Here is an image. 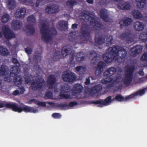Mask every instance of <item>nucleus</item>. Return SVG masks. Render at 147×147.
Returning <instances> with one entry per match:
<instances>
[{"label":"nucleus","mask_w":147,"mask_h":147,"mask_svg":"<svg viewBox=\"0 0 147 147\" xmlns=\"http://www.w3.org/2000/svg\"><path fill=\"white\" fill-rule=\"evenodd\" d=\"M20 93L19 91L18 90H16L13 92V94L14 95H17Z\"/></svg>","instance_id":"62"},{"label":"nucleus","mask_w":147,"mask_h":147,"mask_svg":"<svg viewBox=\"0 0 147 147\" xmlns=\"http://www.w3.org/2000/svg\"><path fill=\"white\" fill-rule=\"evenodd\" d=\"M53 56V59L54 61H57L59 60L61 58V55L57 54V53H54Z\"/></svg>","instance_id":"46"},{"label":"nucleus","mask_w":147,"mask_h":147,"mask_svg":"<svg viewBox=\"0 0 147 147\" xmlns=\"http://www.w3.org/2000/svg\"><path fill=\"white\" fill-rule=\"evenodd\" d=\"M109 53H106L103 55V58L107 63H111L113 61H124L126 57L127 52L121 46L116 45L110 47L108 49Z\"/></svg>","instance_id":"1"},{"label":"nucleus","mask_w":147,"mask_h":147,"mask_svg":"<svg viewBox=\"0 0 147 147\" xmlns=\"http://www.w3.org/2000/svg\"><path fill=\"white\" fill-rule=\"evenodd\" d=\"M63 47L61 50V54L63 57H65L67 55H70L69 58L68 60V62L69 64L74 65L75 63L74 58L75 56V53L71 51V49L69 48L65 49Z\"/></svg>","instance_id":"8"},{"label":"nucleus","mask_w":147,"mask_h":147,"mask_svg":"<svg viewBox=\"0 0 147 147\" xmlns=\"http://www.w3.org/2000/svg\"><path fill=\"white\" fill-rule=\"evenodd\" d=\"M128 96H126L125 98L122 96V95L121 94H118L115 97V99L117 100L119 102H122L124 101H127L129 100L130 99H128L126 100V98Z\"/></svg>","instance_id":"39"},{"label":"nucleus","mask_w":147,"mask_h":147,"mask_svg":"<svg viewBox=\"0 0 147 147\" xmlns=\"http://www.w3.org/2000/svg\"><path fill=\"white\" fill-rule=\"evenodd\" d=\"M59 7L56 5H47L45 9V12L49 14H52L57 12Z\"/></svg>","instance_id":"14"},{"label":"nucleus","mask_w":147,"mask_h":147,"mask_svg":"<svg viewBox=\"0 0 147 147\" xmlns=\"http://www.w3.org/2000/svg\"><path fill=\"white\" fill-rule=\"evenodd\" d=\"M14 77L13 82L16 85H20L22 82V77L20 76L17 75L12 76Z\"/></svg>","instance_id":"32"},{"label":"nucleus","mask_w":147,"mask_h":147,"mask_svg":"<svg viewBox=\"0 0 147 147\" xmlns=\"http://www.w3.org/2000/svg\"><path fill=\"white\" fill-rule=\"evenodd\" d=\"M78 35L75 32H72L69 34V41L73 42L76 39L78 38Z\"/></svg>","instance_id":"34"},{"label":"nucleus","mask_w":147,"mask_h":147,"mask_svg":"<svg viewBox=\"0 0 147 147\" xmlns=\"http://www.w3.org/2000/svg\"><path fill=\"white\" fill-rule=\"evenodd\" d=\"M140 60L141 61H147V53L145 52L141 57Z\"/></svg>","instance_id":"50"},{"label":"nucleus","mask_w":147,"mask_h":147,"mask_svg":"<svg viewBox=\"0 0 147 147\" xmlns=\"http://www.w3.org/2000/svg\"><path fill=\"white\" fill-rule=\"evenodd\" d=\"M131 34L128 32L122 33L119 35L120 38L122 39H126V40L131 41L133 40L131 38Z\"/></svg>","instance_id":"27"},{"label":"nucleus","mask_w":147,"mask_h":147,"mask_svg":"<svg viewBox=\"0 0 147 147\" xmlns=\"http://www.w3.org/2000/svg\"><path fill=\"white\" fill-rule=\"evenodd\" d=\"M45 82L43 79L40 78L32 80L30 83V88L34 91L42 90L43 88Z\"/></svg>","instance_id":"4"},{"label":"nucleus","mask_w":147,"mask_h":147,"mask_svg":"<svg viewBox=\"0 0 147 147\" xmlns=\"http://www.w3.org/2000/svg\"><path fill=\"white\" fill-rule=\"evenodd\" d=\"M24 111L25 112L35 113L38 112V111L36 109H35L34 108L28 106L24 107L21 108L18 107L17 112L21 113Z\"/></svg>","instance_id":"20"},{"label":"nucleus","mask_w":147,"mask_h":147,"mask_svg":"<svg viewBox=\"0 0 147 147\" xmlns=\"http://www.w3.org/2000/svg\"><path fill=\"white\" fill-rule=\"evenodd\" d=\"M136 0L138 2L137 6L140 8H142L145 6L147 0Z\"/></svg>","instance_id":"40"},{"label":"nucleus","mask_w":147,"mask_h":147,"mask_svg":"<svg viewBox=\"0 0 147 147\" xmlns=\"http://www.w3.org/2000/svg\"><path fill=\"white\" fill-rule=\"evenodd\" d=\"M121 78V76H117L116 77L115 79L113 80V82L114 84H118L120 82Z\"/></svg>","instance_id":"49"},{"label":"nucleus","mask_w":147,"mask_h":147,"mask_svg":"<svg viewBox=\"0 0 147 147\" xmlns=\"http://www.w3.org/2000/svg\"><path fill=\"white\" fill-rule=\"evenodd\" d=\"M139 38L143 42H146L147 40V34L145 32H143L140 34Z\"/></svg>","instance_id":"43"},{"label":"nucleus","mask_w":147,"mask_h":147,"mask_svg":"<svg viewBox=\"0 0 147 147\" xmlns=\"http://www.w3.org/2000/svg\"><path fill=\"white\" fill-rule=\"evenodd\" d=\"M105 66V63L104 62L102 61L99 62L97 65V69L96 70V72L98 70V74H100Z\"/></svg>","instance_id":"37"},{"label":"nucleus","mask_w":147,"mask_h":147,"mask_svg":"<svg viewBox=\"0 0 147 147\" xmlns=\"http://www.w3.org/2000/svg\"><path fill=\"white\" fill-rule=\"evenodd\" d=\"M134 28L135 30L138 31H142L144 28L143 23L139 21H137L134 24Z\"/></svg>","instance_id":"29"},{"label":"nucleus","mask_w":147,"mask_h":147,"mask_svg":"<svg viewBox=\"0 0 147 147\" xmlns=\"http://www.w3.org/2000/svg\"><path fill=\"white\" fill-rule=\"evenodd\" d=\"M130 55L132 57H134L142 51V48L140 45H138L131 48Z\"/></svg>","instance_id":"18"},{"label":"nucleus","mask_w":147,"mask_h":147,"mask_svg":"<svg viewBox=\"0 0 147 147\" xmlns=\"http://www.w3.org/2000/svg\"><path fill=\"white\" fill-rule=\"evenodd\" d=\"M102 89V86L100 84L97 85L92 88L93 92L94 94H96L99 92Z\"/></svg>","instance_id":"36"},{"label":"nucleus","mask_w":147,"mask_h":147,"mask_svg":"<svg viewBox=\"0 0 147 147\" xmlns=\"http://www.w3.org/2000/svg\"><path fill=\"white\" fill-rule=\"evenodd\" d=\"M26 9L22 8L18 9L14 14L15 16L18 18H23L25 17L26 13Z\"/></svg>","instance_id":"21"},{"label":"nucleus","mask_w":147,"mask_h":147,"mask_svg":"<svg viewBox=\"0 0 147 147\" xmlns=\"http://www.w3.org/2000/svg\"><path fill=\"white\" fill-rule=\"evenodd\" d=\"M0 54L2 55L7 56L9 55L8 49L4 46H0Z\"/></svg>","instance_id":"33"},{"label":"nucleus","mask_w":147,"mask_h":147,"mask_svg":"<svg viewBox=\"0 0 147 147\" xmlns=\"http://www.w3.org/2000/svg\"><path fill=\"white\" fill-rule=\"evenodd\" d=\"M35 58L36 59L37 63L40 62L41 60V57L40 55H34Z\"/></svg>","instance_id":"55"},{"label":"nucleus","mask_w":147,"mask_h":147,"mask_svg":"<svg viewBox=\"0 0 147 147\" xmlns=\"http://www.w3.org/2000/svg\"><path fill=\"white\" fill-rule=\"evenodd\" d=\"M85 60V57L84 56H82L81 57H78L76 58V61L78 62H81Z\"/></svg>","instance_id":"54"},{"label":"nucleus","mask_w":147,"mask_h":147,"mask_svg":"<svg viewBox=\"0 0 147 147\" xmlns=\"http://www.w3.org/2000/svg\"><path fill=\"white\" fill-rule=\"evenodd\" d=\"M27 22L31 24L35 23L36 22V18L33 15H31L27 18Z\"/></svg>","instance_id":"41"},{"label":"nucleus","mask_w":147,"mask_h":147,"mask_svg":"<svg viewBox=\"0 0 147 147\" xmlns=\"http://www.w3.org/2000/svg\"><path fill=\"white\" fill-rule=\"evenodd\" d=\"M78 105V103L76 101H72L69 102V106L71 107H73L75 105Z\"/></svg>","instance_id":"58"},{"label":"nucleus","mask_w":147,"mask_h":147,"mask_svg":"<svg viewBox=\"0 0 147 147\" xmlns=\"http://www.w3.org/2000/svg\"><path fill=\"white\" fill-rule=\"evenodd\" d=\"M52 116L55 119H59L61 117V115L59 113H54L52 114Z\"/></svg>","instance_id":"52"},{"label":"nucleus","mask_w":147,"mask_h":147,"mask_svg":"<svg viewBox=\"0 0 147 147\" xmlns=\"http://www.w3.org/2000/svg\"><path fill=\"white\" fill-rule=\"evenodd\" d=\"M9 19V16L7 13L4 14L2 16L1 19V21L3 23H7Z\"/></svg>","instance_id":"38"},{"label":"nucleus","mask_w":147,"mask_h":147,"mask_svg":"<svg viewBox=\"0 0 147 147\" xmlns=\"http://www.w3.org/2000/svg\"><path fill=\"white\" fill-rule=\"evenodd\" d=\"M112 97L109 96L104 100H98L94 101H92L91 103L95 105H98L97 107H102L104 106L109 105L112 102Z\"/></svg>","instance_id":"9"},{"label":"nucleus","mask_w":147,"mask_h":147,"mask_svg":"<svg viewBox=\"0 0 147 147\" xmlns=\"http://www.w3.org/2000/svg\"><path fill=\"white\" fill-rule=\"evenodd\" d=\"M20 66L16 65L12 67L10 74V77L13 76H15V75H17L19 73L20 71Z\"/></svg>","instance_id":"25"},{"label":"nucleus","mask_w":147,"mask_h":147,"mask_svg":"<svg viewBox=\"0 0 147 147\" xmlns=\"http://www.w3.org/2000/svg\"><path fill=\"white\" fill-rule=\"evenodd\" d=\"M48 23L42 24L40 29L41 35V38L42 41L48 42L52 37L56 35L57 32L54 27L49 28Z\"/></svg>","instance_id":"2"},{"label":"nucleus","mask_w":147,"mask_h":147,"mask_svg":"<svg viewBox=\"0 0 147 147\" xmlns=\"http://www.w3.org/2000/svg\"><path fill=\"white\" fill-rule=\"evenodd\" d=\"M42 1V0H37L36 3V7H38L39 4Z\"/></svg>","instance_id":"61"},{"label":"nucleus","mask_w":147,"mask_h":147,"mask_svg":"<svg viewBox=\"0 0 147 147\" xmlns=\"http://www.w3.org/2000/svg\"><path fill=\"white\" fill-rule=\"evenodd\" d=\"M26 27L27 31V35L31 36L34 34L35 32V29L33 26V25H27Z\"/></svg>","instance_id":"26"},{"label":"nucleus","mask_w":147,"mask_h":147,"mask_svg":"<svg viewBox=\"0 0 147 147\" xmlns=\"http://www.w3.org/2000/svg\"><path fill=\"white\" fill-rule=\"evenodd\" d=\"M7 6L9 9H13L16 6V2L14 0H7L6 2Z\"/></svg>","instance_id":"31"},{"label":"nucleus","mask_w":147,"mask_h":147,"mask_svg":"<svg viewBox=\"0 0 147 147\" xmlns=\"http://www.w3.org/2000/svg\"><path fill=\"white\" fill-rule=\"evenodd\" d=\"M134 66L130 67L126 70V73L124 79L123 80L124 84L128 86L131 83L133 76V73L134 70Z\"/></svg>","instance_id":"5"},{"label":"nucleus","mask_w":147,"mask_h":147,"mask_svg":"<svg viewBox=\"0 0 147 147\" xmlns=\"http://www.w3.org/2000/svg\"><path fill=\"white\" fill-rule=\"evenodd\" d=\"M20 93L21 94H23L24 93V91H25V88L23 86L21 87L20 88Z\"/></svg>","instance_id":"60"},{"label":"nucleus","mask_w":147,"mask_h":147,"mask_svg":"<svg viewBox=\"0 0 147 147\" xmlns=\"http://www.w3.org/2000/svg\"><path fill=\"white\" fill-rule=\"evenodd\" d=\"M117 71V69L114 67H111L108 69L104 73V76L107 77L101 81L102 84H107L111 82L113 80V78L111 76L114 75Z\"/></svg>","instance_id":"3"},{"label":"nucleus","mask_w":147,"mask_h":147,"mask_svg":"<svg viewBox=\"0 0 147 147\" xmlns=\"http://www.w3.org/2000/svg\"><path fill=\"white\" fill-rule=\"evenodd\" d=\"M80 37L84 40L87 41L89 39L90 35V28L86 24H83L80 29Z\"/></svg>","instance_id":"7"},{"label":"nucleus","mask_w":147,"mask_h":147,"mask_svg":"<svg viewBox=\"0 0 147 147\" xmlns=\"http://www.w3.org/2000/svg\"><path fill=\"white\" fill-rule=\"evenodd\" d=\"M45 96L47 98H50L52 96V93L50 91H48L46 92Z\"/></svg>","instance_id":"51"},{"label":"nucleus","mask_w":147,"mask_h":147,"mask_svg":"<svg viewBox=\"0 0 147 147\" xmlns=\"http://www.w3.org/2000/svg\"><path fill=\"white\" fill-rule=\"evenodd\" d=\"M5 107L6 108L11 109L13 111L17 112L18 107L15 103H11L3 101L0 102V108Z\"/></svg>","instance_id":"12"},{"label":"nucleus","mask_w":147,"mask_h":147,"mask_svg":"<svg viewBox=\"0 0 147 147\" xmlns=\"http://www.w3.org/2000/svg\"><path fill=\"white\" fill-rule=\"evenodd\" d=\"M100 17L104 21L107 22L108 21L109 16L107 13V10L102 9L100 11Z\"/></svg>","instance_id":"24"},{"label":"nucleus","mask_w":147,"mask_h":147,"mask_svg":"<svg viewBox=\"0 0 147 147\" xmlns=\"http://www.w3.org/2000/svg\"><path fill=\"white\" fill-rule=\"evenodd\" d=\"M69 106L68 105L66 104H64L63 103H61L58 105V107L61 110L67 109V108Z\"/></svg>","instance_id":"47"},{"label":"nucleus","mask_w":147,"mask_h":147,"mask_svg":"<svg viewBox=\"0 0 147 147\" xmlns=\"http://www.w3.org/2000/svg\"><path fill=\"white\" fill-rule=\"evenodd\" d=\"M12 62L14 64L17 65V64H18V66H20V64L19 62L17 60V59L15 58H13L12 59Z\"/></svg>","instance_id":"57"},{"label":"nucleus","mask_w":147,"mask_h":147,"mask_svg":"<svg viewBox=\"0 0 147 147\" xmlns=\"http://www.w3.org/2000/svg\"><path fill=\"white\" fill-rule=\"evenodd\" d=\"M63 80L67 82H72L74 81L76 76L75 74L72 72H69L65 71L63 72L62 76Z\"/></svg>","instance_id":"11"},{"label":"nucleus","mask_w":147,"mask_h":147,"mask_svg":"<svg viewBox=\"0 0 147 147\" xmlns=\"http://www.w3.org/2000/svg\"><path fill=\"white\" fill-rule=\"evenodd\" d=\"M35 103L39 106L45 107L46 105V103L45 102H39L38 100L35 101Z\"/></svg>","instance_id":"48"},{"label":"nucleus","mask_w":147,"mask_h":147,"mask_svg":"<svg viewBox=\"0 0 147 147\" xmlns=\"http://www.w3.org/2000/svg\"><path fill=\"white\" fill-rule=\"evenodd\" d=\"M133 16L134 18L138 19H141L142 18V15L139 11L136 10L133 13Z\"/></svg>","instance_id":"42"},{"label":"nucleus","mask_w":147,"mask_h":147,"mask_svg":"<svg viewBox=\"0 0 147 147\" xmlns=\"http://www.w3.org/2000/svg\"><path fill=\"white\" fill-rule=\"evenodd\" d=\"M146 88H144L143 89L140 90L136 93H133L131 94L128 96V97L126 98V100L128 99H131L134 98L135 96L138 95L142 96L144 94L145 92V89Z\"/></svg>","instance_id":"28"},{"label":"nucleus","mask_w":147,"mask_h":147,"mask_svg":"<svg viewBox=\"0 0 147 147\" xmlns=\"http://www.w3.org/2000/svg\"><path fill=\"white\" fill-rule=\"evenodd\" d=\"M105 36L104 34L96 35L94 38V40L96 44L99 45H101L105 42Z\"/></svg>","instance_id":"19"},{"label":"nucleus","mask_w":147,"mask_h":147,"mask_svg":"<svg viewBox=\"0 0 147 147\" xmlns=\"http://www.w3.org/2000/svg\"><path fill=\"white\" fill-rule=\"evenodd\" d=\"M132 22V19L129 18H121L119 20V22L120 28H123L124 27L130 25Z\"/></svg>","instance_id":"15"},{"label":"nucleus","mask_w":147,"mask_h":147,"mask_svg":"<svg viewBox=\"0 0 147 147\" xmlns=\"http://www.w3.org/2000/svg\"><path fill=\"white\" fill-rule=\"evenodd\" d=\"M76 70L78 72L80 71L82 73L85 71L86 68L85 67L83 66H77L75 68Z\"/></svg>","instance_id":"45"},{"label":"nucleus","mask_w":147,"mask_h":147,"mask_svg":"<svg viewBox=\"0 0 147 147\" xmlns=\"http://www.w3.org/2000/svg\"><path fill=\"white\" fill-rule=\"evenodd\" d=\"M82 86L80 84H76L72 88V94L75 96H78L82 92Z\"/></svg>","instance_id":"17"},{"label":"nucleus","mask_w":147,"mask_h":147,"mask_svg":"<svg viewBox=\"0 0 147 147\" xmlns=\"http://www.w3.org/2000/svg\"><path fill=\"white\" fill-rule=\"evenodd\" d=\"M2 29L4 36L6 38L10 39L12 38L15 37L16 35L7 26H3Z\"/></svg>","instance_id":"13"},{"label":"nucleus","mask_w":147,"mask_h":147,"mask_svg":"<svg viewBox=\"0 0 147 147\" xmlns=\"http://www.w3.org/2000/svg\"><path fill=\"white\" fill-rule=\"evenodd\" d=\"M77 4L76 1L74 0H69L66 2V4L68 6H70L73 7L75 5Z\"/></svg>","instance_id":"44"},{"label":"nucleus","mask_w":147,"mask_h":147,"mask_svg":"<svg viewBox=\"0 0 147 147\" xmlns=\"http://www.w3.org/2000/svg\"><path fill=\"white\" fill-rule=\"evenodd\" d=\"M114 84L113 82L110 83L109 84L107 85V88H110L114 86Z\"/></svg>","instance_id":"59"},{"label":"nucleus","mask_w":147,"mask_h":147,"mask_svg":"<svg viewBox=\"0 0 147 147\" xmlns=\"http://www.w3.org/2000/svg\"><path fill=\"white\" fill-rule=\"evenodd\" d=\"M71 87L68 85H65L62 86L61 89V92L60 96L61 99H71L70 96L68 94H65L68 93L70 92Z\"/></svg>","instance_id":"10"},{"label":"nucleus","mask_w":147,"mask_h":147,"mask_svg":"<svg viewBox=\"0 0 147 147\" xmlns=\"http://www.w3.org/2000/svg\"><path fill=\"white\" fill-rule=\"evenodd\" d=\"M118 8L124 10H129L131 8L130 4L128 2H123L117 5Z\"/></svg>","instance_id":"22"},{"label":"nucleus","mask_w":147,"mask_h":147,"mask_svg":"<svg viewBox=\"0 0 147 147\" xmlns=\"http://www.w3.org/2000/svg\"><path fill=\"white\" fill-rule=\"evenodd\" d=\"M64 22H60L59 23V26L61 28H62L64 27Z\"/></svg>","instance_id":"63"},{"label":"nucleus","mask_w":147,"mask_h":147,"mask_svg":"<svg viewBox=\"0 0 147 147\" xmlns=\"http://www.w3.org/2000/svg\"><path fill=\"white\" fill-rule=\"evenodd\" d=\"M84 53L83 51L78 52L77 53V55L76 56V58L78 57H81L82 56H84Z\"/></svg>","instance_id":"56"},{"label":"nucleus","mask_w":147,"mask_h":147,"mask_svg":"<svg viewBox=\"0 0 147 147\" xmlns=\"http://www.w3.org/2000/svg\"><path fill=\"white\" fill-rule=\"evenodd\" d=\"M22 23L18 20H14L12 22L11 24V27L15 30L20 29L22 26Z\"/></svg>","instance_id":"23"},{"label":"nucleus","mask_w":147,"mask_h":147,"mask_svg":"<svg viewBox=\"0 0 147 147\" xmlns=\"http://www.w3.org/2000/svg\"><path fill=\"white\" fill-rule=\"evenodd\" d=\"M7 67L4 65H2L0 69V75L3 76L7 74L8 71Z\"/></svg>","instance_id":"35"},{"label":"nucleus","mask_w":147,"mask_h":147,"mask_svg":"<svg viewBox=\"0 0 147 147\" xmlns=\"http://www.w3.org/2000/svg\"><path fill=\"white\" fill-rule=\"evenodd\" d=\"M56 79L55 76L52 74L49 75L47 80V82L49 89H52L53 86L56 82Z\"/></svg>","instance_id":"16"},{"label":"nucleus","mask_w":147,"mask_h":147,"mask_svg":"<svg viewBox=\"0 0 147 147\" xmlns=\"http://www.w3.org/2000/svg\"><path fill=\"white\" fill-rule=\"evenodd\" d=\"M25 51V52L28 55L31 54L32 52V49L29 47H27V48H24Z\"/></svg>","instance_id":"53"},{"label":"nucleus","mask_w":147,"mask_h":147,"mask_svg":"<svg viewBox=\"0 0 147 147\" xmlns=\"http://www.w3.org/2000/svg\"><path fill=\"white\" fill-rule=\"evenodd\" d=\"M90 56L89 57L92 58V63H95L98 61V60L97 59L98 57V54L96 52L94 51H92L90 52Z\"/></svg>","instance_id":"30"},{"label":"nucleus","mask_w":147,"mask_h":147,"mask_svg":"<svg viewBox=\"0 0 147 147\" xmlns=\"http://www.w3.org/2000/svg\"><path fill=\"white\" fill-rule=\"evenodd\" d=\"M84 16L87 20V21H90L92 24H94L95 28L97 29H101L103 27V25L100 22L96 20L94 17L90 16V13L88 12L84 13Z\"/></svg>","instance_id":"6"},{"label":"nucleus","mask_w":147,"mask_h":147,"mask_svg":"<svg viewBox=\"0 0 147 147\" xmlns=\"http://www.w3.org/2000/svg\"><path fill=\"white\" fill-rule=\"evenodd\" d=\"M78 25L76 24H73L72 26V28L74 29L75 30L78 28Z\"/></svg>","instance_id":"64"}]
</instances>
